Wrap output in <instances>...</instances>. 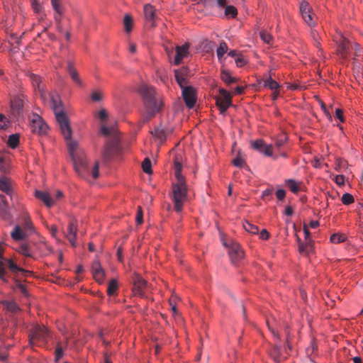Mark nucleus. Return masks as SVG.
<instances>
[{"mask_svg":"<svg viewBox=\"0 0 363 363\" xmlns=\"http://www.w3.org/2000/svg\"><path fill=\"white\" fill-rule=\"evenodd\" d=\"M52 108L55 118L59 124L62 134L67 141L68 150L73 162L75 172L81 177H84L89 172V167L84 154V151L79 146L77 140H72V128L68 117L62 108V103L57 94L50 95Z\"/></svg>","mask_w":363,"mask_h":363,"instance_id":"1","label":"nucleus"},{"mask_svg":"<svg viewBox=\"0 0 363 363\" xmlns=\"http://www.w3.org/2000/svg\"><path fill=\"white\" fill-rule=\"evenodd\" d=\"M101 133L107 138L102 151L103 160L107 162L120 153L118 131L114 126L103 125L101 128Z\"/></svg>","mask_w":363,"mask_h":363,"instance_id":"2","label":"nucleus"},{"mask_svg":"<svg viewBox=\"0 0 363 363\" xmlns=\"http://www.w3.org/2000/svg\"><path fill=\"white\" fill-rule=\"evenodd\" d=\"M139 92L143 97L148 118L153 117L161 108V101L155 88L147 84H142Z\"/></svg>","mask_w":363,"mask_h":363,"instance_id":"3","label":"nucleus"},{"mask_svg":"<svg viewBox=\"0 0 363 363\" xmlns=\"http://www.w3.org/2000/svg\"><path fill=\"white\" fill-rule=\"evenodd\" d=\"M172 201L174 210L177 213L182 212L184 203L188 199L187 187L184 177H179L175 183L172 184Z\"/></svg>","mask_w":363,"mask_h":363,"instance_id":"4","label":"nucleus"},{"mask_svg":"<svg viewBox=\"0 0 363 363\" xmlns=\"http://www.w3.org/2000/svg\"><path fill=\"white\" fill-rule=\"evenodd\" d=\"M300 13L302 18L310 28H312L315 26L316 16L307 1H303L301 3Z\"/></svg>","mask_w":363,"mask_h":363,"instance_id":"5","label":"nucleus"},{"mask_svg":"<svg viewBox=\"0 0 363 363\" xmlns=\"http://www.w3.org/2000/svg\"><path fill=\"white\" fill-rule=\"evenodd\" d=\"M49 336L48 330L44 326L36 325L29 335V341L30 345H34L36 342L45 343Z\"/></svg>","mask_w":363,"mask_h":363,"instance_id":"6","label":"nucleus"},{"mask_svg":"<svg viewBox=\"0 0 363 363\" xmlns=\"http://www.w3.org/2000/svg\"><path fill=\"white\" fill-rule=\"evenodd\" d=\"M223 243L228 248L229 257L233 264H237L243 258L244 252L238 243L233 240H230L229 243L223 240Z\"/></svg>","mask_w":363,"mask_h":363,"instance_id":"7","label":"nucleus"},{"mask_svg":"<svg viewBox=\"0 0 363 363\" xmlns=\"http://www.w3.org/2000/svg\"><path fill=\"white\" fill-rule=\"evenodd\" d=\"M220 96L216 97V105L218 106L220 113L223 114L227 109L232 106V96L224 89H219Z\"/></svg>","mask_w":363,"mask_h":363,"instance_id":"8","label":"nucleus"},{"mask_svg":"<svg viewBox=\"0 0 363 363\" xmlns=\"http://www.w3.org/2000/svg\"><path fill=\"white\" fill-rule=\"evenodd\" d=\"M30 129L34 133L44 135L47 133L48 125L39 115L33 113L30 116Z\"/></svg>","mask_w":363,"mask_h":363,"instance_id":"9","label":"nucleus"},{"mask_svg":"<svg viewBox=\"0 0 363 363\" xmlns=\"http://www.w3.org/2000/svg\"><path fill=\"white\" fill-rule=\"evenodd\" d=\"M6 267H7L9 270L16 276L20 272L23 277H26L28 274L30 273V272L18 267L11 259H5L4 257L0 258V269H5Z\"/></svg>","mask_w":363,"mask_h":363,"instance_id":"10","label":"nucleus"},{"mask_svg":"<svg viewBox=\"0 0 363 363\" xmlns=\"http://www.w3.org/2000/svg\"><path fill=\"white\" fill-rule=\"evenodd\" d=\"M182 97L186 106L192 108L196 101V92L192 86L184 87L182 90Z\"/></svg>","mask_w":363,"mask_h":363,"instance_id":"11","label":"nucleus"},{"mask_svg":"<svg viewBox=\"0 0 363 363\" xmlns=\"http://www.w3.org/2000/svg\"><path fill=\"white\" fill-rule=\"evenodd\" d=\"M189 43H186L182 45H177L175 47L176 55L174 59V64L179 65L182 60L189 55Z\"/></svg>","mask_w":363,"mask_h":363,"instance_id":"12","label":"nucleus"},{"mask_svg":"<svg viewBox=\"0 0 363 363\" xmlns=\"http://www.w3.org/2000/svg\"><path fill=\"white\" fill-rule=\"evenodd\" d=\"M253 149L264 154L265 156L271 157L273 155L272 145H267L263 140H257L252 143Z\"/></svg>","mask_w":363,"mask_h":363,"instance_id":"13","label":"nucleus"},{"mask_svg":"<svg viewBox=\"0 0 363 363\" xmlns=\"http://www.w3.org/2000/svg\"><path fill=\"white\" fill-rule=\"evenodd\" d=\"M147 286L146 281L140 275L136 274L133 277V292L135 295L143 296L145 289Z\"/></svg>","mask_w":363,"mask_h":363,"instance_id":"14","label":"nucleus"},{"mask_svg":"<svg viewBox=\"0 0 363 363\" xmlns=\"http://www.w3.org/2000/svg\"><path fill=\"white\" fill-rule=\"evenodd\" d=\"M334 40L337 45L338 52L341 54L342 57H345L349 50V41L341 33L336 35Z\"/></svg>","mask_w":363,"mask_h":363,"instance_id":"15","label":"nucleus"},{"mask_svg":"<svg viewBox=\"0 0 363 363\" xmlns=\"http://www.w3.org/2000/svg\"><path fill=\"white\" fill-rule=\"evenodd\" d=\"M68 233L66 235L67 238L69 241L70 244L73 247H76V238H77V220L72 219L68 224Z\"/></svg>","mask_w":363,"mask_h":363,"instance_id":"16","label":"nucleus"},{"mask_svg":"<svg viewBox=\"0 0 363 363\" xmlns=\"http://www.w3.org/2000/svg\"><path fill=\"white\" fill-rule=\"evenodd\" d=\"M92 274L96 281L102 282L104 279L105 272L99 260H95L91 266Z\"/></svg>","mask_w":363,"mask_h":363,"instance_id":"17","label":"nucleus"},{"mask_svg":"<svg viewBox=\"0 0 363 363\" xmlns=\"http://www.w3.org/2000/svg\"><path fill=\"white\" fill-rule=\"evenodd\" d=\"M156 9L150 4L144 6V15L146 21L150 24V26H155L156 20Z\"/></svg>","mask_w":363,"mask_h":363,"instance_id":"18","label":"nucleus"},{"mask_svg":"<svg viewBox=\"0 0 363 363\" xmlns=\"http://www.w3.org/2000/svg\"><path fill=\"white\" fill-rule=\"evenodd\" d=\"M35 196L43 201L45 206L48 208H50L54 205L55 200L52 199L49 193L46 191H43L40 190H36L35 192Z\"/></svg>","mask_w":363,"mask_h":363,"instance_id":"19","label":"nucleus"},{"mask_svg":"<svg viewBox=\"0 0 363 363\" xmlns=\"http://www.w3.org/2000/svg\"><path fill=\"white\" fill-rule=\"evenodd\" d=\"M0 191L4 192L11 197L12 196L13 190L12 182L10 179L6 177H0Z\"/></svg>","mask_w":363,"mask_h":363,"instance_id":"20","label":"nucleus"},{"mask_svg":"<svg viewBox=\"0 0 363 363\" xmlns=\"http://www.w3.org/2000/svg\"><path fill=\"white\" fill-rule=\"evenodd\" d=\"M11 106L13 113L16 116H20L23 113V101L20 97H16L11 101Z\"/></svg>","mask_w":363,"mask_h":363,"instance_id":"21","label":"nucleus"},{"mask_svg":"<svg viewBox=\"0 0 363 363\" xmlns=\"http://www.w3.org/2000/svg\"><path fill=\"white\" fill-rule=\"evenodd\" d=\"M67 70L69 74L72 79L74 82H75L77 85L82 86V82L80 79L79 75L77 69H75L74 64L71 61L67 62Z\"/></svg>","mask_w":363,"mask_h":363,"instance_id":"22","label":"nucleus"},{"mask_svg":"<svg viewBox=\"0 0 363 363\" xmlns=\"http://www.w3.org/2000/svg\"><path fill=\"white\" fill-rule=\"evenodd\" d=\"M28 235V234L23 231L19 225H16L11 233V238L16 241L23 240Z\"/></svg>","mask_w":363,"mask_h":363,"instance_id":"23","label":"nucleus"},{"mask_svg":"<svg viewBox=\"0 0 363 363\" xmlns=\"http://www.w3.org/2000/svg\"><path fill=\"white\" fill-rule=\"evenodd\" d=\"M170 133V131L167 130L164 128L162 126L157 127L154 131H152L151 133L160 140L161 143L164 142L166 140L167 135Z\"/></svg>","mask_w":363,"mask_h":363,"instance_id":"24","label":"nucleus"},{"mask_svg":"<svg viewBox=\"0 0 363 363\" xmlns=\"http://www.w3.org/2000/svg\"><path fill=\"white\" fill-rule=\"evenodd\" d=\"M30 79L32 82V84L35 89V90H37L40 94L41 97H44V91L43 89L41 87V79L38 75L31 74L30 75Z\"/></svg>","mask_w":363,"mask_h":363,"instance_id":"25","label":"nucleus"},{"mask_svg":"<svg viewBox=\"0 0 363 363\" xmlns=\"http://www.w3.org/2000/svg\"><path fill=\"white\" fill-rule=\"evenodd\" d=\"M297 241L298 243V248L300 252L309 253V252L312 250L313 241L311 239H308V240H306V243H303L301 239L298 237H297Z\"/></svg>","mask_w":363,"mask_h":363,"instance_id":"26","label":"nucleus"},{"mask_svg":"<svg viewBox=\"0 0 363 363\" xmlns=\"http://www.w3.org/2000/svg\"><path fill=\"white\" fill-rule=\"evenodd\" d=\"M175 78H176L177 83L179 84L180 87L182 89V90L184 89V87L188 86H187V83H188L187 80L185 78V77L184 76V73L182 71L176 70L175 71Z\"/></svg>","mask_w":363,"mask_h":363,"instance_id":"27","label":"nucleus"},{"mask_svg":"<svg viewBox=\"0 0 363 363\" xmlns=\"http://www.w3.org/2000/svg\"><path fill=\"white\" fill-rule=\"evenodd\" d=\"M4 307L9 312L16 313L20 311V308L14 301H4L2 302Z\"/></svg>","mask_w":363,"mask_h":363,"instance_id":"28","label":"nucleus"},{"mask_svg":"<svg viewBox=\"0 0 363 363\" xmlns=\"http://www.w3.org/2000/svg\"><path fill=\"white\" fill-rule=\"evenodd\" d=\"M286 186L294 193L297 194L300 190L299 184L294 179H289L285 181Z\"/></svg>","mask_w":363,"mask_h":363,"instance_id":"29","label":"nucleus"},{"mask_svg":"<svg viewBox=\"0 0 363 363\" xmlns=\"http://www.w3.org/2000/svg\"><path fill=\"white\" fill-rule=\"evenodd\" d=\"M264 87H267L271 90H277L279 87V84L274 80L270 76L264 81Z\"/></svg>","mask_w":363,"mask_h":363,"instance_id":"30","label":"nucleus"},{"mask_svg":"<svg viewBox=\"0 0 363 363\" xmlns=\"http://www.w3.org/2000/svg\"><path fill=\"white\" fill-rule=\"evenodd\" d=\"M222 80L227 84H230L236 82V78L232 77L228 71L223 70L220 74Z\"/></svg>","mask_w":363,"mask_h":363,"instance_id":"31","label":"nucleus"},{"mask_svg":"<svg viewBox=\"0 0 363 363\" xmlns=\"http://www.w3.org/2000/svg\"><path fill=\"white\" fill-rule=\"evenodd\" d=\"M51 4L55 13L63 14L65 12V8L62 5L61 0H50Z\"/></svg>","mask_w":363,"mask_h":363,"instance_id":"32","label":"nucleus"},{"mask_svg":"<svg viewBox=\"0 0 363 363\" xmlns=\"http://www.w3.org/2000/svg\"><path fill=\"white\" fill-rule=\"evenodd\" d=\"M19 144V135L12 134L9 135L8 139V145L12 148H16Z\"/></svg>","mask_w":363,"mask_h":363,"instance_id":"33","label":"nucleus"},{"mask_svg":"<svg viewBox=\"0 0 363 363\" xmlns=\"http://www.w3.org/2000/svg\"><path fill=\"white\" fill-rule=\"evenodd\" d=\"M347 162L346 160L337 158L335 163V169L337 172H342L347 168Z\"/></svg>","mask_w":363,"mask_h":363,"instance_id":"34","label":"nucleus"},{"mask_svg":"<svg viewBox=\"0 0 363 363\" xmlns=\"http://www.w3.org/2000/svg\"><path fill=\"white\" fill-rule=\"evenodd\" d=\"M243 228L246 231L252 234H257L259 232L258 227L248 221L243 223Z\"/></svg>","mask_w":363,"mask_h":363,"instance_id":"35","label":"nucleus"},{"mask_svg":"<svg viewBox=\"0 0 363 363\" xmlns=\"http://www.w3.org/2000/svg\"><path fill=\"white\" fill-rule=\"evenodd\" d=\"M23 230L26 232L28 234L29 233H33L34 230L33 223L28 215H26L25 218V222L23 225Z\"/></svg>","mask_w":363,"mask_h":363,"instance_id":"36","label":"nucleus"},{"mask_svg":"<svg viewBox=\"0 0 363 363\" xmlns=\"http://www.w3.org/2000/svg\"><path fill=\"white\" fill-rule=\"evenodd\" d=\"M234 166L237 167H242L245 164V160L244 156L240 152H238V156L232 161Z\"/></svg>","mask_w":363,"mask_h":363,"instance_id":"37","label":"nucleus"},{"mask_svg":"<svg viewBox=\"0 0 363 363\" xmlns=\"http://www.w3.org/2000/svg\"><path fill=\"white\" fill-rule=\"evenodd\" d=\"M118 289V283L116 279H111L108 285L107 294L109 296L113 295Z\"/></svg>","mask_w":363,"mask_h":363,"instance_id":"38","label":"nucleus"},{"mask_svg":"<svg viewBox=\"0 0 363 363\" xmlns=\"http://www.w3.org/2000/svg\"><path fill=\"white\" fill-rule=\"evenodd\" d=\"M228 51V45L227 43L224 41H222L219 47L216 50L217 56L219 60L221 59V57L224 55L225 52Z\"/></svg>","mask_w":363,"mask_h":363,"instance_id":"39","label":"nucleus"},{"mask_svg":"<svg viewBox=\"0 0 363 363\" xmlns=\"http://www.w3.org/2000/svg\"><path fill=\"white\" fill-rule=\"evenodd\" d=\"M281 347L280 346L275 345L271 350L270 354L274 358V361L279 362L281 361Z\"/></svg>","mask_w":363,"mask_h":363,"instance_id":"40","label":"nucleus"},{"mask_svg":"<svg viewBox=\"0 0 363 363\" xmlns=\"http://www.w3.org/2000/svg\"><path fill=\"white\" fill-rule=\"evenodd\" d=\"M123 24L125 32H130L133 28V18L130 15H125L123 20Z\"/></svg>","mask_w":363,"mask_h":363,"instance_id":"41","label":"nucleus"},{"mask_svg":"<svg viewBox=\"0 0 363 363\" xmlns=\"http://www.w3.org/2000/svg\"><path fill=\"white\" fill-rule=\"evenodd\" d=\"M345 239V235L340 233H334L330 236V241L335 244L342 242Z\"/></svg>","mask_w":363,"mask_h":363,"instance_id":"42","label":"nucleus"},{"mask_svg":"<svg viewBox=\"0 0 363 363\" xmlns=\"http://www.w3.org/2000/svg\"><path fill=\"white\" fill-rule=\"evenodd\" d=\"M238 11L237 9L233 6H225V15L227 16H230L231 18H235L237 16Z\"/></svg>","mask_w":363,"mask_h":363,"instance_id":"43","label":"nucleus"},{"mask_svg":"<svg viewBox=\"0 0 363 363\" xmlns=\"http://www.w3.org/2000/svg\"><path fill=\"white\" fill-rule=\"evenodd\" d=\"M18 252L21 255H23L26 257H32V254L30 253V252L29 250V246L28 244H26V243L21 244L19 246Z\"/></svg>","mask_w":363,"mask_h":363,"instance_id":"44","label":"nucleus"},{"mask_svg":"<svg viewBox=\"0 0 363 363\" xmlns=\"http://www.w3.org/2000/svg\"><path fill=\"white\" fill-rule=\"evenodd\" d=\"M142 167L146 174H151L152 173V169H151V161L148 157H146L143 163H142Z\"/></svg>","mask_w":363,"mask_h":363,"instance_id":"45","label":"nucleus"},{"mask_svg":"<svg viewBox=\"0 0 363 363\" xmlns=\"http://www.w3.org/2000/svg\"><path fill=\"white\" fill-rule=\"evenodd\" d=\"M341 201L343 204L349 205L354 202V198L350 194L345 193L342 195Z\"/></svg>","mask_w":363,"mask_h":363,"instance_id":"46","label":"nucleus"},{"mask_svg":"<svg viewBox=\"0 0 363 363\" xmlns=\"http://www.w3.org/2000/svg\"><path fill=\"white\" fill-rule=\"evenodd\" d=\"M135 221L138 225L143 223V212L141 206H138Z\"/></svg>","mask_w":363,"mask_h":363,"instance_id":"47","label":"nucleus"},{"mask_svg":"<svg viewBox=\"0 0 363 363\" xmlns=\"http://www.w3.org/2000/svg\"><path fill=\"white\" fill-rule=\"evenodd\" d=\"M311 35L314 41L315 45L317 48H318L320 46V42H319L320 37H319L318 32L316 30L313 29V28H312L311 30Z\"/></svg>","mask_w":363,"mask_h":363,"instance_id":"48","label":"nucleus"},{"mask_svg":"<svg viewBox=\"0 0 363 363\" xmlns=\"http://www.w3.org/2000/svg\"><path fill=\"white\" fill-rule=\"evenodd\" d=\"M287 140V137L285 135H281L277 139L275 145L278 148L281 147Z\"/></svg>","mask_w":363,"mask_h":363,"instance_id":"49","label":"nucleus"},{"mask_svg":"<svg viewBox=\"0 0 363 363\" xmlns=\"http://www.w3.org/2000/svg\"><path fill=\"white\" fill-rule=\"evenodd\" d=\"M235 63L238 67H242L247 63L246 59L244 57V56L242 54H240L238 55V57L235 58Z\"/></svg>","mask_w":363,"mask_h":363,"instance_id":"50","label":"nucleus"},{"mask_svg":"<svg viewBox=\"0 0 363 363\" xmlns=\"http://www.w3.org/2000/svg\"><path fill=\"white\" fill-rule=\"evenodd\" d=\"M260 38L267 44H270L272 39V35L264 31L260 32Z\"/></svg>","mask_w":363,"mask_h":363,"instance_id":"51","label":"nucleus"},{"mask_svg":"<svg viewBox=\"0 0 363 363\" xmlns=\"http://www.w3.org/2000/svg\"><path fill=\"white\" fill-rule=\"evenodd\" d=\"M174 167H175V176H176L177 180H179V176L184 177L181 173L182 165L179 162H175Z\"/></svg>","mask_w":363,"mask_h":363,"instance_id":"52","label":"nucleus"},{"mask_svg":"<svg viewBox=\"0 0 363 363\" xmlns=\"http://www.w3.org/2000/svg\"><path fill=\"white\" fill-rule=\"evenodd\" d=\"M63 356V350L62 347L58 345L55 350V361L57 362Z\"/></svg>","mask_w":363,"mask_h":363,"instance_id":"53","label":"nucleus"},{"mask_svg":"<svg viewBox=\"0 0 363 363\" xmlns=\"http://www.w3.org/2000/svg\"><path fill=\"white\" fill-rule=\"evenodd\" d=\"M335 183L339 186L345 184V177L342 174L336 175L334 178Z\"/></svg>","mask_w":363,"mask_h":363,"instance_id":"54","label":"nucleus"},{"mask_svg":"<svg viewBox=\"0 0 363 363\" xmlns=\"http://www.w3.org/2000/svg\"><path fill=\"white\" fill-rule=\"evenodd\" d=\"M91 98L94 101H99L101 100L102 96L100 92L95 91L92 92Z\"/></svg>","mask_w":363,"mask_h":363,"instance_id":"55","label":"nucleus"},{"mask_svg":"<svg viewBox=\"0 0 363 363\" xmlns=\"http://www.w3.org/2000/svg\"><path fill=\"white\" fill-rule=\"evenodd\" d=\"M99 162H96L95 164H94V166L93 167V169L91 171V174H92V177L94 178V179H96L98 178L99 177Z\"/></svg>","mask_w":363,"mask_h":363,"instance_id":"56","label":"nucleus"},{"mask_svg":"<svg viewBox=\"0 0 363 363\" xmlns=\"http://www.w3.org/2000/svg\"><path fill=\"white\" fill-rule=\"evenodd\" d=\"M16 286L21 290V293L23 294L25 296H27L28 292H27L25 285L21 284L18 280H16Z\"/></svg>","mask_w":363,"mask_h":363,"instance_id":"57","label":"nucleus"},{"mask_svg":"<svg viewBox=\"0 0 363 363\" xmlns=\"http://www.w3.org/2000/svg\"><path fill=\"white\" fill-rule=\"evenodd\" d=\"M335 116L342 122L343 123L345 121L344 116H343V111L340 108H337L335 110Z\"/></svg>","mask_w":363,"mask_h":363,"instance_id":"58","label":"nucleus"},{"mask_svg":"<svg viewBox=\"0 0 363 363\" xmlns=\"http://www.w3.org/2000/svg\"><path fill=\"white\" fill-rule=\"evenodd\" d=\"M276 196L279 200L281 201L285 198L286 191L284 189H279L276 192Z\"/></svg>","mask_w":363,"mask_h":363,"instance_id":"59","label":"nucleus"},{"mask_svg":"<svg viewBox=\"0 0 363 363\" xmlns=\"http://www.w3.org/2000/svg\"><path fill=\"white\" fill-rule=\"evenodd\" d=\"M259 237L262 240H267L269 237V233L267 230L263 229L259 233Z\"/></svg>","mask_w":363,"mask_h":363,"instance_id":"60","label":"nucleus"},{"mask_svg":"<svg viewBox=\"0 0 363 363\" xmlns=\"http://www.w3.org/2000/svg\"><path fill=\"white\" fill-rule=\"evenodd\" d=\"M8 209L9 208H4L3 206L0 204V215L2 217L6 218L8 214Z\"/></svg>","mask_w":363,"mask_h":363,"instance_id":"61","label":"nucleus"},{"mask_svg":"<svg viewBox=\"0 0 363 363\" xmlns=\"http://www.w3.org/2000/svg\"><path fill=\"white\" fill-rule=\"evenodd\" d=\"M169 305L171 306V309H172L173 315H179V312H178V310H177V308L176 307V305L174 304L171 300L169 301Z\"/></svg>","mask_w":363,"mask_h":363,"instance_id":"62","label":"nucleus"},{"mask_svg":"<svg viewBox=\"0 0 363 363\" xmlns=\"http://www.w3.org/2000/svg\"><path fill=\"white\" fill-rule=\"evenodd\" d=\"M99 117L101 120H106L107 118L106 111L104 109H101L99 112Z\"/></svg>","mask_w":363,"mask_h":363,"instance_id":"63","label":"nucleus"},{"mask_svg":"<svg viewBox=\"0 0 363 363\" xmlns=\"http://www.w3.org/2000/svg\"><path fill=\"white\" fill-rule=\"evenodd\" d=\"M62 15L63 14H60V13H55L54 19H55V21L56 24L61 23L62 16Z\"/></svg>","mask_w":363,"mask_h":363,"instance_id":"64","label":"nucleus"}]
</instances>
